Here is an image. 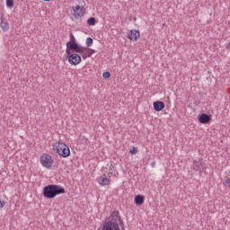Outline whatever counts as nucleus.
I'll use <instances>...</instances> for the list:
<instances>
[{
  "label": "nucleus",
  "instance_id": "a878e982",
  "mask_svg": "<svg viewBox=\"0 0 230 230\" xmlns=\"http://www.w3.org/2000/svg\"><path fill=\"white\" fill-rule=\"evenodd\" d=\"M151 166H152V168H155V162H153V163L151 164Z\"/></svg>",
  "mask_w": 230,
  "mask_h": 230
},
{
  "label": "nucleus",
  "instance_id": "7ed1b4c3",
  "mask_svg": "<svg viewBox=\"0 0 230 230\" xmlns=\"http://www.w3.org/2000/svg\"><path fill=\"white\" fill-rule=\"evenodd\" d=\"M40 163L45 168H51L53 166V158L51 155L44 154L40 156Z\"/></svg>",
  "mask_w": 230,
  "mask_h": 230
},
{
  "label": "nucleus",
  "instance_id": "20e7f679",
  "mask_svg": "<svg viewBox=\"0 0 230 230\" xmlns=\"http://www.w3.org/2000/svg\"><path fill=\"white\" fill-rule=\"evenodd\" d=\"M66 55H67L68 62L72 66H78V64L82 62V57H80V55L76 53L73 54L70 52V54H66Z\"/></svg>",
  "mask_w": 230,
  "mask_h": 230
},
{
  "label": "nucleus",
  "instance_id": "39448f33",
  "mask_svg": "<svg viewBox=\"0 0 230 230\" xmlns=\"http://www.w3.org/2000/svg\"><path fill=\"white\" fill-rule=\"evenodd\" d=\"M82 46L78 45V43H71L70 45H66V55H70L71 51H75V53H80L82 51Z\"/></svg>",
  "mask_w": 230,
  "mask_h": 230
},
{
  "label": "nucleus",
  "instance_id": "f8f14e48",
  "mask_svg": "<svg viewBox=\"0 0 230 230\" xmlns=\"http://www.w3.org/2000/svg\"><path fill=\"white\" fill-rule=\"evenodd\" d=\"M140 37V33L138 31H135V30H131L129 31V32L128 33V39H129V40H137V38Z\"/></svg>",
  "mask_w": 230,
  "mask_h": 230
},
{
  "label": "nucleus",
  "instance_id": "9d476101",
  "mask_svg": "<svg viewBox=\"0 0 230 230\" xmlns=\"http://www.w3.org/2000/svg\"><path fill=\"white\" fill-rule=\"evenodd\" d=\"M199 123H202L203 125H208V123L211 122V117L206 113H202L199 117Z\"/></svg>",
  "mask_w": 230,
  "mask_h": 230
},
{
  "label": "nucleus",
  "instance_id": "dca6fc26",
  "mask_svg": "<svg viewBox=\"0 0 230 230\" xmlns=\"http://www.w3.org/2000/svg\"><path fill=\"white\" fill-rule=\"evenodd\" d=\"M0 27L3 31H8L10 30V24L6 22H2Z\"/></svg>",
  "mask_w": 230,
  "mask_h": 230
},
{
  "label": "nucleus",
  "instance_id": "4468645a",
  "mask_svg": "<svg viewBox=\"0 0 230 230\" xmlns=\"http://www.w3.org/2000/svg\"><path fill=\"white\" fill-rule=\"evenodd\" d=\"M145 203V196L137 195L135 197V204L137 206H142Z\"/></svg>",
  "mask_w": 230,
  "mask_h": 230
},
{
  "label": "nucleus",
  "instance_id": "9b49d317",
  "mask_svg": "<svg viewBox=\"0 0 230 230\" xmlns=\"http://www.w3.org/2000/svg\"><path fill=\"white\" fill-rule=\"evenodd\" d=\"M111 220H109L108 222L118 224V222H121V217H119V211H113L111 215Z\"/></svg>",
  "mask_w": 230,
  "mask_h": 230
},
{
  "label": "nucleus",
  "instance_id": "2eb2a0df",
  "mask_svg": "<svg viewBox=\"0 0 230 230\" xmlns=\"http://www.w3.org/2000/svg\"><path fill=\"white\" fill-rule=\"evenodd\" d=\"M202 168V162L195 160L193 162V170H196V172H199Z\"/></svg>",
  "mask_w": 230,
  "mask_h": 230
},
{
  "label": "nucleus",
  "instance_id": "f03ea898",
  "mask_svg": "<svg viewBox=\"0 0 230 230\" xmlns=\"http://www.w3.org/2000/svg\"><path fill=\"white\" fill-rule=\"evenodd\" d=\"M53 150H56L57 154H58V155L61 157H69V155H71V150L69 149V146L62 142L54 144Z\"/></svg>",
  "mask_w": 230,
  "mask_h": 230
},
{
  "label": "nucleus",
  "instance_id": "aec40b11",
  "mask_svg": "<svg viewBox=\"0 0 230 230\" xmlns=\"http://www.w3.org/2000/svg\"><path fill=\"white\" fill-rule=\"evenodd\" d=\"M6 6L8 8L13 7V0H6Z\"/></svg>",
  "mask_w": 230,
  "mask_h": 230
},
{
  "label": "nucleus",
  "instance_id": "423d86ee",
  "mask_svg": "<svg viewBox=\"0 0 230 230\" xmlns=\"http://www.w3.org/2000/svg\"><path fill=\"white\" fill-rule=\"evenodd\" d=\"M74 10V17L75 19H80V17H84L85 14V9L84 7H81L80 5H76L75 7H73Z\"/></svg>",
  "mask_w": 230,
  "mask_h": 230
},
{
  "label": "nucleus",
  "instance_id": "ddd939ff",
  "mask_svg": "<svg viewBox=\"0 0 230 230\" xmlns=\"http://www.w3.org/2000/svg\"><path fill=\"white\" fill-rule=\"evenodd\" d=\"M153 105H154V109H155V111H156V112H160V111H163V109H164V102H163L161 101L155 102L153 103Z\"/></svg>",
  "mask_w": 230,
  "mask_h": 230
},
{
  "label": "nucleus",
  "instance_id": "6ab92c4d",
  "mask_svg": "<svg viewBox=\"0 0 230 230\" xmlns=\"http://www.w3.org/2000/svg\"><path fill=\"white\" fill-rule=\"evenodd\" d=\"M93 39L92 38H87L86 39V46L87 48H91V46H93Z\"/></svg>",
  "mask_w": 230,
  "mask_h": 230
},
{
  "label": "nucleus",
  "instance_id": "6e6552de",
  "mask_svg": "<svg viewBox=\"0 0 230 230\" xmlns=\"http://www.w3.org/2000/svg\"><path fill=\"white\" fill-rule=\"evenodd\" d=\"M102 230H119V225L118 223L106 222Z\"/></svg>",
  "mask_w": 230,
  "mask_h": 230
},
{
  "label": "nucleus",
  "instance_id": "1a4fd4ad",
  "mask_svg": "<svg viewBox=\"0 0 230 230\" xmlns=\"http://www.w3.org/2000/svg\"><path fill=\"white\" fill-rule=\"evenodd\" d=\"M97 182L101 186H109L111 184V179L107 178V174H103L97 179Z\"/></svg>",
  "mask_w": 230,
  "mask_h": 230
},
{
  "label": "nucleus",
  "instance_id": "f257e3e1",
  "mask_svg": "<svg viewBox=\"0 0 230 230\" xmlns=\"http://www.w3.org/2000/svg\"><path fill=\"white\" fill-rule=\"evenodd\" d=\"M66 193V189L58 185H48L43 188V197L45 199H55L57 195Z\"/></svg>",
  "mask_w": 230,
  "mask_h": 230
},
{
  "label": "nucleus",
  "instance_id": "f3484780",
  "mask_svg": "<svg viewBox=\"0 0 230 230\" xmlns=\"http://www.w3.org/2000/svg\"><path fill=\"white\" fill-rule=\"evenodd\" d=\"M87 24H89V26H94V24H96V18L95 17H91L87 20Z\"/></svg>",
  "mask_w": 230,
  "mask_h": 230
},
{
  "label": "nucleus",
  "instance_id": "b1692460",
  "mask_svg": "<svg viewBox=\"0 0 230 230\" xmlns=\"http://www.w3.org/2000/svg\"><path fill=\"white\" fill-rule=\"evenodd\" d=\"M226 184H227L228 188H230V178L225 181Z\"/></svg>",
  "mask_w": 230,
  "mask_h": 230
},
{
  "label": "nucleus",
  "instance_id": "4be33fe9",
  "mask_svg": "<svg viewBox=\"0 0 230 230\" xmlns=\"http://www.w3.org/2000/svg\"><path fill=\"white\" fill-rule=\"evenodd\" d=\"M137 147H133L130 151H129V154H137Z\"/></svg>",
  "mask_w": 230,
  "mask_h": 230
},
{
  "label": "nucleus",
  "instance_id": "393cba45",
  "mask_svg": "<svg viewBox=\"0 0 230 230\" xmlns=\"http://www.w3.org/2000/svg\"><path fill=\"white\" fill-rule=\"evenodd\" d=\"M226 49H228V51H230V42L226 45Z\"/></svg>",
  "mask_w": 230,
  "mask_h": 230
},
{
  "label": "nucleus",
  "instance_id": "5701e85b",
  "mask_svg": "<svg viewBox=\"0 0 230 230\" xmlns=\"http://www.w3.org/2000/svg\"><path fill=\"white\" fill-rule=\"evenodd\" d=\"M6 206V202L0 200V209H3Z\"/></svg>",
  "mask_w": 230,
  "mask_h": 230
},
{
  "label": "nucleus",
  "instance_id": "a211bd4d",
  "mask_svg": "<svg viewBox=\"0 0 230 230\" xmlns=\"http://www.w3.org/2000/svg\"><path fill=\"white\" fill-rule=\"evenodd\" d=\"M76 43V39L75 38V35H73V32H70V41L66 43V45L75 44Z\"/></svg>",
  "mask_w": 230,
  "mask_h": 230
},
{
  "label": "nucleus",
  "instance_id": "0eeeda50",
  "mask_svg": "<svg viewBox=\"0 0 230 230\" xmlns=\"http://www.w3.org/2000/svg\"><path fill=\"white\" fill-rule=\"evenodd\" d=\"M79 53L83 54L82 57L84 58V60H85V58H89V57L94 55V53H96V51L94 49L83 47L81 49V52H79Z\"/></svg>",
  "mask_w": 230,
  "mask_h": 230
},
{
  "label": "nucleus",
  "instance_id": "412c9836",
  "mask_svg": "<svg viewBox=\"0 0 230 230\" xmlns=\"http://www.w3.org/2000/svg\"><path fill=\"white\" fill-rule=\"evenodd\" d=\"M103 78H111V73L110 72H104L102 74Z\"/></svg>",
  "mask_w": 230,
  "mask_h": 230
}]
</instances>
